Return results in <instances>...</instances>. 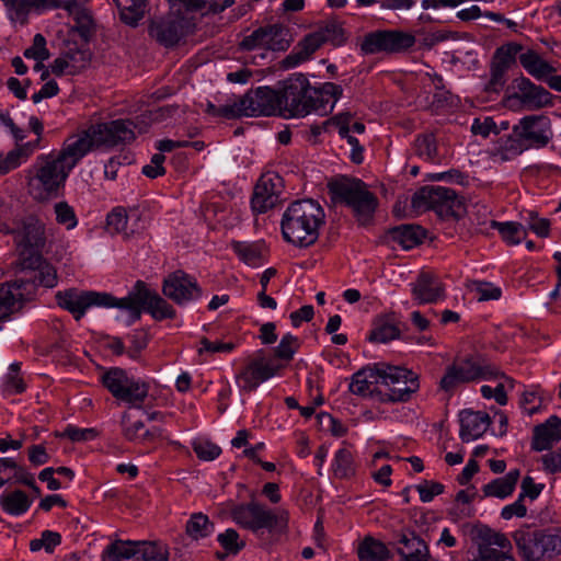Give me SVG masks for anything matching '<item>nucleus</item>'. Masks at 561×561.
I'll use <instances>...</instances> for the list:
<instances>
[{
    "instance_id": "1",
    "label": "nucleus",
    "mask_w": 561,
    "mask_h": 561,
    "mask_svg": "<svg viewBox=\"0 0 561 561\" xmlns=\"http://www.w3.org/2000/svg\"><path fill=\"white\" fill-rule=\"evenodd\" d=\"M175 110L169 106L150 110L137 117V123L128 119H114L91 124L68 136L79 153L84 158L89 152L100 148H113L130 144L136 135L135 128L144 133L147 127L170 117Z\"/></svg>"
},
{
    "instance_id": "2",
    "label": "nucleus",
    "mask_w": 561,
    "mask_h": 561,
    "mask_svg": "<svg viewBox=\"0 0 561 561\" xmlns=\"http://www.w3.org/2000/svg\"><path fill=\"white\" fill-rule=\"evenodd\" d=\"M343 89L333 82L320 88L310 84L302 73H294L282 82V116L285 118L305 117L311 113L327 115L342 96Z\"/></svg>"
},
{
    "instance_id": "3",
    "label": "nucleus",
    "mask_w": 561,
    "mask_h": 561,
    "mask_svg": "<svg viewBox=\"0 0 561 561\" xmlns=\"http://www.w3.org/2000/svg\"><path fill=\"white\" fill-rule=\"evenodd\" d=\"M72 141L67 137L59 151L41 154L30 169L28 188L36 199H44L50 195H57L58 191L82 160Z\"/></svg>"
},
{
    "instance_id": "4",
    "label": "nucleus",
    "mask_w": 561,
    "mask_h": 561,
    "mask_svg": "<svg viewBox=\"0 0 561 561\" xmlns=\"http://www.w3.org/2000/svg\"><path fill=\"white\" fill-rule=\"evenodd\" d=\"M552 138V123L547 115H526L512 127V134L500 139L497 154L508 161L524 151L547 147Z\"/></svg>"
},
{
    "instance_id": "5",
    "label": "nucleus",
    "mask_w": 561,
    "mask_h": 561,
    "mask_svg": "<svg viewBox=\"0 0 561 561\" xmlns=\"http://www.w3.org/2000/svg\"><path fill=\"white\" fill-rule=\"evenodd\" d=\"M324 218V210L319 203L313 199L296 201L283 214V237L294 245L309 247L318 240Z\"/></svg>"
},
{
    "instance_id": "6",
    "label": "nucleus",
    "mask_w": 561,
    "mask_h": 561,
    "mask_svg": "<svg viewBox=\"0 0 561 561\" xmlns=\"http://www.w3.org/2000/svg\"><path fill=\"white\" fill-rule=\"evenodd\" d=\"M328 188L333 203L350 207L359 224L366 225L371 220L378 198L363 181L341 176L330 181Z\"/></svg>"
},
{
    "instance_id": "7",
    "label": "nucleus",
    "mask_w": 561,
    "mask_h": 561,
    "mask_svg": "<svg viewBox=\"0 0 561 561\" xmlns=\"http://www.w3.org/2000/svg\"><path fill=\"white\" fill-rule=\"evenodd\" d=\"M230 515L238 526L256 535L264 530L283 531L288 523V513L285 510H270L255 501L234 505Z\"/></svg>"
},
{
    "instance_id": "8",
    "label": "nucleus",
    "mask_w": 561,
    "mask_h": 561,
    "mask_svg": "<svg viewBox=\"0 0 561 561\" xmlns=\"http://www.w3.org/2000/svg\"><path fill=\"white\" fill-rule=\"evenodd\" d=\"M282 87L278 90L270 87H259L233 101L232 105L221 108L220 113L229 118L273 115L275 113L282 115Z\"/></svg>"
},
{
    "instance_id": "9",
    "label": "nucleus",
    "mask_w": 561,
    "mask_h": 561,
    "mask_svg": "<svg viewBox=\"0 0 561 561\" xmlns=\"http://www.w3.org/2000/svg\"><path fill=\"white\" fill-rule=\"evenodd\" d=\"M500 375V370L479 356L456 358L446 367L439 387L445 392H453L460 383L478 379L491 380Z\"/></svg>"
},
{
    "instance_id": "10",
    "label": "nucleus",
    "mask_w": 561,
    "mask_h": 561,
    "mask_svg": "<svg viewBox=\"0 0 561 561\" xmlns=\"http://www.w3.org/2000/svg\"><path fill=\"white\" fill-rule=\"evenodd\" d=\"M102 383L116 400L135 408L144 404L149 392V385L146 381L129 376L126 370L118 367L105 371Z\"/></svg>"
},
{
    "instance_id": "11",
    "label": "nucleus",
    "mask_w": 561,
    "mask_h": 561,
    "mask_svg": "<svg viewBox=\"0 0 561 561\" xmlns=\"http://www.w3.org/2000/svg\"><path fill=\"white\" fill-rule=\"evenodd\" d=\"M45 224L35 215H26L13 220L12 229L5 230L13 236L23 260L41 254L46 244Z\"/></svg>"
},
{
    "instance_id": "12",
    "label": "nucleus",
    "mask_w": 561,
    "mask_h": 561,
    "mask_svg": "<svg viewBox=\"0 0 561 561\" xmlns=\"http://www.w3.org/2000/svg\"><path fill=\"white\" fill-rule=\"evenodd\" d=\"M415 210L433 209L439 215H457L462 199L456 191L444 186H423L412 197Z\"/></svg>"
},
{
    "instance_id": "13",
    "label": "nucleus",
    "mask_w": 561,
    "mask_h": 561,
    "mask_svg": "<svg viewBox=\"0 0 561 561\" xmlns=\"http://www.w3.org/2000/svg\"><path fill=\"white\" fill-rule=\"evenodd\" d=\"M415 44V36L399 30H383L367 34L360 49L368 55L387 53L399 54L408 50Z\"/></svg>"
},
{
    "instance_id": "14",
    "label": "nucleus",
    "mask_w": 561,
    "mask_h": 561,
    "mask_svg": "<svg viewBox=\"0 0 561 561\" xmlns=\"http://www.w3.org/2000/svg\"><path fill=\"white\" fill-rule=\"evenodd\" d=\"M56 300L58 306L72 313L77 321L84 316L87 309L108 306L114 301L111 294L76 288L57 291Z\"/></svg>"
},
{
    "instance_id": "15",
    "label": "nucleus",
    "mask_w": 561,
    "mask_h": 561,
    "mask_svg": "<svg viewBox=\"0 0 561 561\" xmlns=\"http://www.w3.org/2000/svg\"><path fill=\"white\" fill-rule=\"evenodd\" d=\"M474 539L478 546L476 561H515L511 554L512 543L504 534L481 526L476 529Z\"/></svg>"
},
{
    "instance_id": "16",
    "label": "nucleus",
    "mask_w": 561,
    "mask_h": 561,
    "mask_svg": "<svg viewBox=\"0 0 561 561\" xmlns=\"http://www.w3.org/2000/svg\"><path fill=\"white\" fill-rule=\"evenodd\" d=\"M382 368L387 374L390 373L393 375V377L386 378V376L381 374V385L387 386L389 389V401L405 402L411 398V394L419 389V376L412 370L385 363H381V369Z\"/></svg>"
},
{
    "instance_id": "17",
    "label": "nucleus",
    "mask_w": 561,
    "mask_h": 561,
    "mask_svg": "<svg viewBox=\"0 0 561 561\" xmlns=\"http://www.w3.org/2000/svg\"><path fill=\"white\" fill-rule=\"evenodd\" d=\"M162 293L176 305L184 306L199 299L203 289L193 276L183 271H175L163 279Z\"/></svg>"
},
{
    "instance_id": "18",
    "label": "nucleus",
    "mask_w": 561,
    "mask_h": 561,
    "mask_svg": "<svg viewBox=\"0 0 561 561\" xmlns=\"http://www.w3.org/2000/svg\"><path fill=\"white\" fill-rule=\"evenodd\" d=\"M190 31L188 20L174 14L153 21L149 27L151 37L164 47L176 45Z\"/></svg>"
},
{
    "instance_id": "19",
    "label": "nucleus",
    "mask_w": 561,
    "mask_h": 561,
    "mask_svg": "<svg viewBox=\"0 0 561 561\" xmlns=\"http://www.w3.org/2000/svg\"><path fill=\"white\" fill-rule=\"evenodd\" d=\"M34 284L23 278L0 284V321L8 320L18 311L24 300L31 298Z\"/></svg>"
},
{
    "instance_id": "20",
    "label": "nucleus",
    "mask_w": 561,
    "mask_h": 561,
    "mask_svg": "<svg viewBox=\"0 0 561 561\" xmlns=\"http://www.w3.org/2000/svg\"><path fill=\"white\" fill-rule=\"evenodd\" d=\"M283 188V180L275 173L262 175L251 198L252 210L256 214H264L275 207L279 202Z\"/></svg>"
},
{
    "instance_id": "21",
    "label": "nucleus",
    "mask_w": 561,
    "mask_h": 561,
    "mask_svg": "<svg viewBox=\"0 0 561 561\" xmlns=\"http://www.w3.org/2000/svg\"><path fill=\"white\" fill-rule=\"evenodd\" d=\"M282 366L263 356L252 359L238 375L237 382L242 392L254 391L262 382L277 375Z\"/></svg>"
},
{
    "instance_id": "22",
    "label": "nucleus",
    "mask_w": 561,
    "mask_h": 561,
    "mask_svg": "<svg viewBox=\"0 0 561 561\" xmlns=\"http://www.w3.org/2000/svg\"><path fill=\"white\" fill-rule=\"evenodd\" d=\"M284 30L279 25L260 27L245 36L239 44L241 50H285L289 43L283 37Z\"/></svg>"
},
{
    "instance_id": "23",
    "label": "nucleus",
    "mask_w": 561,
    "mask_h": 561,
    "mask_svg": "<svg viewBox=\"0 0 561 561\" xmlns=\"http://www.w3.org/2000/svg\"><path fill=\"white\" fill-rule=\"evenodd\" d=\"M106 227L111 233L122 234L128 239L139 234L145 229V224L138 210L127 211L123 207H115L106 217Z\"/></svg>"
},
{
    "instance_id": "24",
    "label": "nucleus",
    "mask_w": 561,
    "mask_h": 561,
    "mask_svg": "<svg viewBox=\"0 0 561 561\" xmlns=\"http://www.w3.org/2000/svg\"><path fill=\"white\" fill-rule=\"evenodd\" d=\"M89 62V51L78 47H71L53 61L50 69L57 77L75 76L87 68Z\"/></svg>"
},
{
    "instance_id": "25",
    "label": "nucleus",
    "mask_w": 561,
    "mask_h": 561,
    "mask_svg": "<svg viewBox=\"0 0 561 561\" xmlns=\"http://www.w3.org/2000/svg\"><path fill=\"white\" fill-rule=\"evenodd\" d=\"M514 94L525 108L529 111L542 108L551 104V94L542 87L534 84L529 79L517 80Z\"/></svg>"
},
{
    "instance_id": "26",
    "label": "nucleus",
    "mask_w": 561,
    "mask_h": 561,
    "mask_svg": "<svg viewBox=\"0 0 561 561\" xmlns=\"http://www.w3.org/2000/svg\"><path fill=\"white\" fill-rule=\"evenodd\" d=\"M459 436L468 443L480 438L489 428L491 419L488 413L481 411L463 410L459 414Z\"/></svg>"
},
{
    "instance_id": "27",
    "label": "nucleus",
    "mask_w": 561,
    "mask_h": 561,
    "mask_svg": "<svg viewBox=\"0 0 561 561\" xmlns=\"http://www.w3.org/2000/svg\"><path fill=\"white\" fill-rule=\"evenodd\" d=\"M561 440V419L551 415L545 423L534 427L531 448L535 451L549 450Z\"/></svg>"
},
{
    "instance_id": "28",
    "label": "nucleus",
    "mask_w": 561,
    "mask_h": 561,
    "mask_svg": "<svg viewBox=\"0 0 561 561\" xmlns=\"http://www.w3.org/2000/svg\"><path fill=\"white\" fill-rule=\"evenodd\" d=\"M412 295L419 304H434L444 297V286L439 278L423 272L412 284Z\"/></svg>"
},
{
    "instance_id": "29",
    "label": "nucleus",
    "mask_w": 561,
    "mask_h": 561,
    "mask_svg": "<svg viewBox=\"0 0 561 561\" xmlns=\"http://www.w3.org/2000/svg\"><path fill=\"white\" fill-rule=\"evenodd\" d=\"M138 287H140L142 291L139 298L145 302V311L150 313L154 320L161 321L175 318V309L156 290L149 288L142 280H138Z\"/></svg>"
},
{
    "instance_id": "30",
    "label": "nucleus",
    "mask_w": 561,
    "mask_h": 561,
    "mask_svg": "<svg viewBox=\"0 0 561 561\" xmlns=\"http://www.w3.org/2000/svg\"><path fill=\"white\" fill-rule=\"evenodd\" d=\"M381 374L386 376V378H390L392 376L390 373L387 374L386 370H381V363L375 364L373 367H366L358 370L352 377L350 391L363 397L371 394L373 386L381 383Z\"/></svg>"
},
{
    "instance_id": "31",
    "label": "nucleus",
    "mask_w": 561,
    "mask_h": 561,
    "mask_svg": "<svg viewBox=\"0 0 561 561\" xmlns=\"http://www.w3.org/2000/svg\"><path fill=\"white\" fill-rule=\"evenodd\" d=\"M513 538L519 554L525 561H546L539 530H516Z\"/></svg>"
},
{
    "instance_id": "32",
    "label": "nucleus",
    "mask_w": 561,
    "mask_h": 561,
    "mask_svg": "<svg viewBox=\"0 0 561 561\" xmlns=\"http://www.w3.org/2000/svg\"><path fill=\"white\" fill-rule=\"evenodd\" d=\"M121 428L124 438L134 444L149 443L160 436L159 428L147 430L141 420L134 419L128 412L122 414Z\"/></svg>"
},
{
    "instance_id": "33",
    "label": "nucleus",
    "mask_w": 561,
    "mask_h": 561,
    "mask_svg": "<svg viewBox=\"0 0 561 561\" xmlns=\"http://www.w3.org/2000/svg\"><path fill=\"white\" fill-rule=\"evenodd\" d=\"M397 552L403 561H434L426 542L414 533L401 536Z\"/></svg>"
},
{
    "instance_id": "34",
    "label": "nucleus",
    "mask_w": 561,
    "mask_h": 561,
    "mask_svg": "<svg viewBox=\"0 0 561 561\" xmlns=\"http://www.w3.org/2000/svg\"><path fill=\"white\" fill-rule=\"evenodd\" d=\"M13 22H26L32 9H58L60 0H3Z\"/></svg>"
},
{
    "instance_id": "35",
    "label": "nucleus",
    "mask_w": 561,
    "mask_h": 561,
    "mask_svg": "<svg viewBox=\"0 0 561 561\" xmlns=\"http://www.w3.org/2000/svg\"><path fill=\"white\" fill-rule=\"evenodd\" d=\"M24 265L26 267L35 268L36 272L31 278H23L24 280H30L34 284V288L36 285H41L46 288H54L58 283V276L56 268L44 261L41 254L25 257Z\"/></svg>"
},
{
    "instance_id": "36",
    "label": "nucleus",
    "mask_w": 561,
    "mask_h": 561,
    "mask_svg": "<svg viewBox=\"0 0 561 561\" xmlns=\"http://www.w3.org/2000/svg\"><path fill=\"white\" fill-rule=\"evenodd\" d=\"M64 9L75 21L73 28L81 37L87 38L92 30V16L81 0H60L58 9Z\"/></svg>"
},
{
    "instance_id": "37",
    "label": "nucleus",
    "mask_w": 561,
    "mask_h": 561,
    "mask_svg": "<svg viewBox=\"0 0 561 561\" xmlns=\"http://www.w3.org/2000/svg\"><path fill=\"white\" fill-rule=\"evenodd\" d=\"M141 293V288L138 287L137 280L126 297L117 299L113 296L114 301L108 306H104V308L116 307L119 309H126L128 311V317L125 323L126 325H131L134 322L140 319L141 310H145V302L141 298H139Z\"/></svg>"
},
{
    "instance_id": "38",
    "label": "nucleus",
    "mask_w": 561,
    "mask_h": 561,
    "mask_svg": "<svg viewBox=\"0 0 561 561\" xmlns=\"http://www.w3.org/2000/svg\"><path fill=\"white\" fill-rule=\"evenodd\" d=\"M519 476V470L514 469L507 472L504 477L492 480L482 488L484 496L497 499H505L510 496L515 490Z\"/></svg>"
},
{
    "instance_id": "39",
    "label": "nucleus",
    "mask_w": 561,
    "mask_h": 561,
    "mask_svg": "<svg viewBox=\"0 0 561 561\" xmlns=\"http://www.w3.org/2000/svg\"><path fill=\"white\" fill-rule=\"evenodd\" d=\"M389 236L403 249L409 250L422 242L425 238V230L417 225H401L392 228Z\"/></svg>"
},
{
    "instance_id": "40",
    "label": "nucleus",
    "mask_w": 561,
    "mask_h": 561,
    "mask_svg": "<svg viewBox=\"0 0 561 561\" xmlns=\"http://www.w3.org/2000/svg\"><path fill=\"white\" fill-rule=\"evenodd\" d=\"M114 2L119 9L121 20L134 27L144 19L148 7V0H114Z\"/></svg>"
},
{
    "instance_id": "41",
    "label": "nucleus",
    "mask_w": 561,
    "mask_h": 561,
    "mask_svg": "<svg viewBox=\"0 0 561 561\" xmlns=\"http://www.w3.org/2000/svg\"><path fill=\"white\" fill-rule=\"evenodd\" d=\"M357 554L359 561H387L390 558L387 546L373 537L364 538L358 545Z\"/></svg>"
},
{
    "instance_id": "42",
    "label": "nucleus",
    "mask_w": 561,
    "mask_h": 561,
    "mask_svg": "<svg viewBox=\"0 0 561 561\" xmlns=\"http://www.w3.org/2000/svg\"><path fill=\"white\" fill-rule=\"evenodd\" d=\"M0 505L5 513L19 516L28 511L32 500L25 492L15 490L10 493H3L0 496Z\"/></svg>"
},
{
    "instance_id": "43",
    "label": "nucleus",
    "mask_w": 561,
    "mask_h": 561,
    "mask_svg": "<svg viewBox=\"0 0 561 561\" xmlns=\"http://www.w3.org/2000/svg\"><path fill=\"white\" fill-rule=\"evenodd\" d=\"M519 61L529 75L539 80L554 72V68L534 50L519 55Z\"/></svg>"
},
{
    "instance_id": "44",
    "label": "nucleus",
    "mask_w": 561,
    "mask_h": 561,
    "mask_svg": "<svg viewBox=\"0 0 561 561\" xmlns=\"http://www.w3.org/2000/svg\"><path fill=\"white\" fill-rule=\"evenodd\" d=\"M231 248L239 259L250 266H259L262 264L264 247L260 243H249L242 241H233Z\"/></svg>"
},
{
    "instance_id": "45",
    "label": "nucleus",
    "mask_w": 561,
    "mask_h": 561,
    "mask_svg": "<svg viewBox=\"0 0 561 561\" xmlns=\"http://www.w3.org/2000/svg\"><path fill=\"white\" fill-rule=\"evenodd\" d=\"M332 471L337 479H348L355 474L354 457L348 448H341L335 453Z\"/></svg>"
},
{
    "instance_id": "46",
    "label": "nucleus",
    "mask_w": 561,
    "mask_h": 561,
    "mask_svg": "<svg viewBox=\"0 0 561 561\" xmlns=\"http://www.w3.org/2000/svg\"><path fill=\"white\" fill-rule=\"evenodd\" d=\"M104 553L110 561H126L131 558L137 560L138 541L116 540L107 546Z\"/></svg>"
},
{
    "instance_id": "47",
    "label": "nucleus",
    "mask_w": 561,
    "mask_h": 561,
    "mask_svg": "<svg viewBox=\"0 0 561 561\" xmlns=\"http://www.w3.org/2000/svg\"><path fill=\"white\" fill-rule=\"evenodd\" d=\"M140 561H169L167 546L157 541H138V557Z\"/></svg>"
},
{
    "instance_id": "48",
    "label": "nucleus",
    "mask_w": 561,
    "mask_h": 561,
    "mask_svg": "<svg viewBox=\"0 0 561 561\" xmlns=\"http://www.w3.org/2000/svg\"><path fill=\"white\" fill-rule=\"evenodd\" d=\"M492 226L495 227L501 233L503 240L511 245H516L522 242L527 236L526 228L515 221L497 222L492 221Z\"/></svg>"
},
{
    "instance_id": "49",
    "label": "nucleus",
    "mask_w": 561,
    "mask_h": 561,
    "mask_svg": "<svg viewBox=\"0 0 561 561\" xmlns=\"http://www.w3.org/2000/svg\"><path fill=\"white\" fill-rule=\"evenodd\" d=\"M214 533V524L203 513H195L186 523V534L198 540Z\"/></svg>"
},
{
    "instance_id": "50",
    "label": "nucleus",
    "mask_w": 561,
    "mask_h": 561,
    "mask_svg": "<svg viewBox=\"0 0 561 561\" xmlns=\"http://www.w3.org/2000/svg\"><path fill=\"white\" fill-rule=\"evenodd\" d=\"M400 335V330L390 321L381 320L375 323L369 334L370 342L388 343Z\"/></svg>"
},
{
    "instance_id": "51",
    "label": "nucleus",
    "mask_w": 561,
    "mask_h": 561,
    "mask_svg": "<svg viewBox=\"0 0 561 561\" xmlns=\"http://www.w3.org/2000/svg\"><path fill=\"white\" fill-rule=\"evenodd\" d=\"M495 379H501L502 381H500L495 388H492L486 385L482 386L481 394L485 399L494 398L499 404L505 405L507 402V396H506L505 388H506V386H508L510 388H513V380L510 377L502 374L501 371H500V375Z\"/></svg>"
},
{
    "instance_id": "52",
    "label": "nucleus",
    "mask_w": 561,
    "mask_h": 561,
    "mask_svg": "<svg viewBox=\"0 0 561 561\" xmlns=\"http://www.w3.org/2000/svg\"><path fill=\"white\" fill-rule=\"evenodd\" d=\"M541 537V548L545 552L546 561H551L561 554V531L539 530Z\"/></svg>"
},
{
    "instance_id": "53",
    "label": "nucleus",
    "mask_w": 561,
    "mask_h": 561,
    "mask_svg": "<svg viewBox=\"0 0 561 561\" xmlns=\"http://www.w3.org/2000/svg\"><path fill=\"white\" fill-rule=\"evenodd\" d=\"M300 347V342L297 336L287 333L285 334L279 344L274 348V355L276 358L290 362L294 358V355Z\"/></svg>"
},
{
    "instance_id": "54",
    "label": "nucleus",
    "mask_w": 561,
    "mask_h": 561,
    "mask_svg": "<svg viewBox=\"0 0 561 561\" xmlns=\"http://www.w3.org/2000/svg\"><path fill=\"white\" fill-rule=\"evenodd\" d=\"M55 219L57 224L64 226L67 230L75 229L78 225V218L72 206L67 202H58L54 205Z\"/></svg>"
},
{
    "instance_id": "55",
    "label": "nucleus",
    "mask_w": 561,
    "mask_h": 561,
    "mask_svg": "<svg viewBox=\"0 0 561 561\" xmlns=\"http://www.w3.org/2000/svg\"><path fill=\"white\" fill-rule=\"evenodd\" d=\"M520 49L518 44L503 45L495 50L492 62L508 70Z\"/></svg>"
},
{
    "instance_id": "56",
    "label": "nucleus",
    "mask_w": 561,
    "mask_h": 561,
    "mask_svg": "<svg viewBox=\"0 0 561 561\" xmlns=\"http://www.w3.org/2000/svg\"><path fill=\"white\" fill-rule=\"evenodd\" d=\"M414 148L415 153L425 161H432L436 157L437 147L433 135L417 137Z\"/></svg>"
},
{
    "instance_id": "57",
    "label": "nucleus",
    "mask_w": 561,
    "mask_h": 561,
    "mask_svg": "<svg viewBox=\"0 0 561 561\" xmlns=\"http://www.w3.org/2000/svg\"><path fill=\"white\" fill-rule=\"evenodd\" d=\"M218 542L230 553H238L244 547V542L239 539V534L232 528L219 534Z\"/></svg>"
},
{
    "instance_id": "58",
    "label": "nucleus",
    "mask_w": 561,
    "mask_h": 561,
    "mask_svg": "<svg viewBox=\"0 0 561 561\" xmlns=\"http://www.w3.org/2000/svg\"><path fill=\"white\" fill-rule=\"evenodd\" d=\"M472 289L477 293L478 300L480 301L496 300L502 294L500 287L489 282H473Z\"/></svg>"
},
{
    "instance_id": "59",
    "label": "nucleus",
    "mask_w": 561,
    "mask_h": 561,
    "mask_svg": "<svg viewBox=\"0 0 561 561\" xmlns=\"http://www.w3.org/2000/svg\"><path fill=\"white\" fill-rule=\"evenodd\" d=\"M193 449L197 457L205 461L216 459L221 453L220 447L209 440L194 442Z\"/></svg>"
},
{
    "instance_id": "60",
    "label": "nucleus",
    "mask_w": 561,
    "mask_h": 561,
    "mask_svg": "<svg viewBox=\"0 0 561 561\" xmlns=\"http://www.w3.org/2000/svg\"><path fill=\"white\" fill-rule=\"evenodd\" d=\"M24 56L26 58H33L37 61H44L48 59L49 53L46 48V39L42 34H36L33 38L31 47L25 49Z\"/></svg>"
},
{
    "instance_id": "61",
    "label": "nucleus",
    "mask_w": 561,
    "mask_h": 561,
    "mask_svg": "<svg viewBox=\"0 0 561 561\" xmlns=\"http://www.w3.org/2000/svg\"><path fill=\"white\" fill-rule=\"evenodd\" d=\"M23 162V153L16 148L9 151L7 154H0V174H7L10 171L19 168Z\"/></svg>"
},
{
    "instance_id": "62",
    "label": "nucleus",
    "mask_w": 561,
    "mask_h": 561,
    "mask_svg": "<svg viewBox=\"0 0 561 561\" xmlns=\"http://www.w3.org/2000/svg\"><path fill=\"white\" fill-rule=\"evenodd\" d=\"M325 43V37L322 33H310L306 35L297 45L302 49L307 57H311Z\"/></svg>"
},
{
    "instance_id": "63",
    "label": "nucleus",
    "mask_w": 561,
    "mask_h": 561,
    "mask_svg": "<svg viewBox=\"0 0 561 561\" xmlns=\"http://www.w3.org/2000/svg\"><path fill=\"white\" fill-rule=\"evenodd\" d=\"M507 69L500 67L495 64H491L490 80L485 85L488 92H499L505 84Z\"/></svg>"
},
{
    "instance_id": "64",
    "label": "nucleus",
    "mask_w": 561,
    "mask_h": 561,
    "mask_svg": "<svg viewBox=\"0 0 561 561\" xmlns=\"http://www.w3.org/2000/svg\"><path fill=\"white\" fill-rule=\"evenodd\" d=\"M416 490L420 494L421 501L423 503H428L434 499V496L444 492V485L439 482L425 480L416 485Z\"/></svg>"
}]
</instances>
